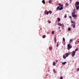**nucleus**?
Segmentation results:
<instances>
[{
    "instance_id": "obj_25",
    "label": "nucleus",
    "mask_w": 79,
    "mask_h": 79,
    "mask_svg": "<svg viewBox=\"0 0 79 79\" xmlns=\"http://www.w3.org/2000/svg\"><path fill=\"white\" fill-rule=\"evenodd\" d=\"M55 64H56V63H55V62H54L53 63V66H55Z\"/></svg>"
},
{
    "instance_id": "obj_32",
    "label": "nucleus",
    "mask_w": 79,
    "mask_h": 79,
    "mask_svg": "<svg viewBox=\"0 0 79 79\" xmlns=\"http://www.w3.org/2000/svg\"><path fill=\"white\" fill-rule=\"evenodd\" d=\"M52 34H54V31H52Z\"/></svg>"
},
{
    "instance_id": "obj_35",
    "label": "nucleus",
    "mask_w": 79,
    "mask_h": 79,
    "mask_svg": "<svg viewBox=\"0 0 79 79\" xmlns=\"http://www.w3.org/2000/svg\"><path fill=\"white\" fill-rule=\"evenodd\" d=\"M73 40H72V39H71L70 40V42H72Z\"/></svg>"
},
{
    "instance_id": "obj_13",
    "label": "nucleus",
    "mask_w": 79,
    "mask_h": 79,
    "mask_svg": "<svg viewBox=\"0 0 79 79\" xmlns=\"http://www.w3.org/2000/svg\"><path fill=\"white\" fill-rule=\"evenodd\" d=\"M71 30V28L70 27H69L68 28V31H70Z\"/></svg>"
},
{
    "instance_id": "obj_19",
    "label": "nucleus",
    "mask_w": 79,
    "mask_h": 79,
    "mask_svg": "<svg viewBox=\"0 0 79 79\" xmlns=\"http://www.w3.org/2000/svg\"><path fill=\"white\" fill-rule=\"evenodd\" d=\"M63 7H61L60 8H59V10L60 11V10H63Z\"/></svg>"
},
{
    "instance_id": "obj_28",
    "label": "nucleus",
    "mask_w": 79,
    "mask_h": 79,
    "mask_svg": "<svg viewBox=\"0 0 79 79\" xmlns=\"http://www.w3.org/2000/svg\"><path fill=\"white\" fill-rule=\"evenodd\" d=\"M63 41H65V39H64V38H63Z\"/></svg>"
},
{
    "instance_id": "obj_26",
    "label": "nucleus",
    "mask_w": 79,
    "mask_h": 79,
    "mask_svg": "<svg viewBox=\"0 0 79 79\" xmlns=\"http://www.w3.org/2000/svg\"><path fill=\"white\" fill-rule=\"evenodd\" d=\"M53 72L55 73H56V70H55V69H53Z\"/></svg>"
},
{
    "instance_id": "obj_17",
    "label": "nucleus",
    "mask_w": 79,
    "mask_h": 79,
    "mask_svg": "<svg viewBox=\"0 0 79 79\" xmlns=\"http://www.w3.org/2000/svg\"><path fill=\"white\" fill-rule=\"evenodd\" d=\"M58 9H60V6H58L56 8V10H58Z\"/></svg>"
},
{
    "instance_id": "obj_31",
    "label": "nucleus",
    "mask_w": 79,
    "mask_h": 79,
    "mask_svg": "<svg viewBox=\"0 0 79 79\" xmlns=\"http://www.w3.org/2000/svg\"><path fill=\"white\" fill-rule=\"evenodd\" d=\"M77 50H78V48H77L75 49V51L76 52V51H77Z\"/></svg>"
},
{
    "instance_id": "obj_20",
    "label": "nucleus",
    "mask_w": 79,
    "mask_h": 79,
    "mask_svg": "<svg viewBox=\"0 0 79 79\" xmlns=\"http://www.w3.org/2000/svg\"><path fill=\"white\" fill-rule=\"evenodd\" d=\"M57 19H58V22L60 21V20H61V19H60V18H58Z\"/></svg>"
},
{
    "instance_id": "obj_21",
    "label": "nucleus",
    "mask_w": 79,
    "mask_h": 79,
    "mask_svg": "<svg viewBox=\"0 0 79 79\" xmlns=\"http://www.w3.org/2000/svg\"><path fill=\"white\" fill-rule=\"evenodd\" d=\"M66 62H64L62 63V64H66Z\"/></svg>"
},
{
    "instance_id": "obj_24",
    "label": "nucleus",
    "mask_w": 79,
    "mask_h": 79,
    "mask_svg": "<svg viewBox=\"0 0 79 79\" xmlns=\"http://www.w3.org/2000/svg\"><path fill=\"white\" fill-rule=\"evenodd\" d=\"M67 17V15L66 14H65V15L64 16V18H66Z\"/></svg>"
},
{
    "instance_id": "obj_42",
    "label": "nucleus",
    "mask_w": 79,
    "mask_h": 79,
    "mask_svg": "<svg viewBox=\"0 0 79 79\" xmlns=\"http://www.w3.org/2000/svg\"><path fill=\"white\" fill-rule=\"evenodd\" d=\"M58 29H60V27H59Z\"/></svg>"
},
{
    "instance_id": "obj_23",
    "label": "nucleus",
    "mask_w": 79,
    "mask_h": 79,
    "mask_svg": "<svg viewBox=\"0 0 79 79\" xmlns=\"http://www.w3.org/2000/svg\"><path fill=\"white\" fill-rule=\"evenodd\" d=\"M48 2H49V3H52V1L51 0H50Z\"/></svg>"
},
{
    "instance_id": "obj_6",
    "label": "nucleus",
    "mask_w": 79,
    "mask_h": 79,
    "mask_svg": "<svg viewBox=\"0 0 79 79\" xmlns=\"http://www.w3.org/2000/svg\"><path fill=\"white\" fill-rule=\"evenodd\" d=\"M79 5V2H76V3H75V5Z\"/></svg>"
},
{
    "instance_id": "obj_29",
    "label": "nucleus",
    "mask_w": 79,
    "mask_h": 79,
    "mask_svg": "<svg viewBox=\"0 0 79 79\" xmlns=\"http://www.w3.org/2000/svg\"><path fill=\"white\" fill-rule=\"evenodd\" d=\"M60 79H63V77H60Z\"/></svg>"
},
{
    "instance_id": "obj_14",
    "label": "nucleus",
    "mask_w": 79,
    "mask_h": 79,
    "mask_svg": "<svg viewBox=\"0 0 79 79\" xmlns=\"http://www.w3.org/2000/svg\"><path fill=\"white\" fill-rule=\"evenodd\" d=\"M75 6L76 7V9L78 10H79V8L77 6V5H75Z\"/></svg>"
},
{
    "instance_id": "obj_12",
    "label": "nucleus",
    "mask_w": 79,
    "mask_h": 79,
    "mask_svg": "<svg viewBox=\"0 0 79 79\" xmlns=\"http://www.w3.org/2000/svg\"><path fill=\"white\" fill-rule=\"evenodd\" d=\"M54 42H55V43H56V37L54 38Z\"/></svg>"
},
{
    "instance_id": "obj_22",
    "label": "nucleus",
    "mask_w": 79,
    "mask_h": 79,
    "mask_svg": "<svg viewBox=\"0 0 79 79\" xmlns=\"http://www.w3.org/2000/svg\"><path fill=\"white\" fill-rule=\"evenodd\" d=\"M68 5H69V4L68 3H66V4H65V6H68Z\"/></svg>"
},
{
    "instance_id": "obj_33",
    "label": "nucleus",
    "mask_w": 79,
    "mask_h": 79,
    "mask_svg": "<svg viewBox=\"0 0 79 79\" xmlns=\"http://www.w3.org/2000/svg\"><path fill=\"white\" fill-rule=\"evenodd\" d=\"M63 6V4H62L61 6V7H62Z\"/></svg>"
},
{
    "instance_id": "obj_7",
    "label": "nucleus",
    "mask_w": 79,
    "mask_h": 79,
    "mask_svg": "<svg viewBox=\"0 0 79 79\" xmlns=\"http://www.w3.org/2000/svg\"><path fill=\"white\" fill-rule=\"evenodd\" d=\"M72 26H73V28H74V27H76V24H75V23L74 24H72Z\"/></svg>"
},
{
    "instance_id": "obj_37",
    "label": "nucleus",
    "mask_w": 79,
    "mask_h": 79,
    "mask_svg": "<svg viewBox=\"0 0 79 79\" xmlns=\"http://www.w3.org/2000/svg\"><path fill=\"white\" fill-rule=\"evenodd\" d=\"M69 18H70V19H71L72 17H71V16H69Z\"/></svg>"
},
{
    "instance_id": "obj_41",
    "label": "nucleus",
    "mask_w": 79,
    "mask_h": 79,
    "mask_svg": "<svg viewBox=\"0 0 79 79\" xmlns=\"http://www.w3.org/2000/svg\"><path fill=\"white\" fill-rule=\"evenodd\" d=\"M59 44V41H58L57 43V44Z\"/></svg>"
},
{
    "instance_id": "obj_44",
    "label": "nucleus",
    "mask_w": 79,
    "mask_h": 79,
    "mask_svg": "<svg viewBox=\"0 0 79 79\" xmlns=\"http://www.w3.org/2000/svg\"><path fill=\"white\" fill-rule=\"evenodd\" d=\"M78 7L79 8V5L78 6Z\"/></svg>"
},
{
    "instance_id": "obj_15",
    "label": "nucleus",
    "mask_w": 79,
    "mask_h": 79,
    "mask_svg": "<svg viewBox=\"0 0 79 79\" xmlns=\"http://www.w3.org/2000/svg\"><path fill=\"white\" fill-rule=\"evenodd\" d=\"M63 58L64 59H65L66 58V56H65V55L64 54L63 56Z\"/></svg>"
},
{
    "instance_id": "obj_2",
    "label": "nucleus",
    "mask_w": 79,
    "mask_h": 79,
    "mask_svg": "<svg viewBox=\"0 0 79 79\" xmlns=\"http://www.w3.org/2000/svg\"><path fill=\"white\" fill-rule=\"evenodd\" d=\"M72 15L73 18H77V15H75V13H74V12H72Z\"/></svg>"
},
{
    "instance_id": "obj_5",
    "label": "nucleus",
    "mask_w": 79,
    "mask_h": 79,
    "mask_svg": "<svg viewBox=\"0 0 79 79\" xmlns=\"http://www.w3.org/2000/svg\"><path fill=\"white\" fill-rule=\"evenodd\" d=\"M44 13L45 14H46V15H48V11H47L46 10L44 12Z\"/></svg>"
},
{
    "instance_id": "obj_34",
    "label": "nucleus",
    "mask_w": 79,
    "mask_h": 79,
    "mask_svg": "<svg viewBox=\"0 0 79 79\" xmlns=\"http://www.w3.org/2000/svg\"><path fill=\"white\" fill-rule=\"evenodd\" d=\"M63 44H65V41H64V42H63Z\"/></svg>"
},
{
    "instance_id": "obj_45",
    "label": "nucleus",
    "mask_w": 79,
    "mask_h": 79,
    "mask_svg": "<svg viewBox=\"0 0 79 79\" xmlns=\"http://www.w3.org/2000/svg\"><path fill=\"white\" fill-rule=\"evenodd\" d=\"M71 0H70V2H71Z\"/></svg>"
},
{
    "instance_id": "obj_38",
    "label": "nucleus",
    "mask_w": 79,
    "mask_h": 79,
    "mask_svg": "<svg viewBox=\"0 0 79 79\" xmlns=\"http://www.w3.org/2000/svg\"><path fill=\"white\" fill-rule=\"evenodd\" d=\"M56 47H58V44H57V45H56Z\"/></svg>"
},
{
    "instance_id": "obj_9",
    "label": "nucleus",
    "mask_w": 79,
    "mask_h": 79,
    "mask_svg": "<svg viewBox=\"0 0 79 79\" xmlns=\"http://www.w3.org/2000/svg\"><path fill=\"white\" fill-rule=\"evenodd\" d=\"M42 2L44 3V5H45V1L44 0H43L42 1Z\"/></svg>"
},
{
    "instance_id": "obj_3",
    "label": "nucleus",
    "mask_w": 79,
    "mask_h": 79,
    "mask_svg": "<svg viewBox=\"0 0 79 79\" xmlns=\"http://www.w3.org/2000/svg\"><path fill=\"white\" fill-rule=\"evenodd\" d=\"M72 48V46L71 45L69 44H68V50H69L70 48Z\"/></svg>"
},
{
    "instance_id": "obj_36",
    "label": "nucleus",
    "mask_w": 79,
    "mask_h": 79,
    "mask_svg": "<svg viewBox=\"0 0 79 79\" xmlns=\"http://www.w3.org/2000/svg\"><path fill=\"white\" fill-rule=\"evenodd\" d=\"M58 5L59 6H61V3H60L58 4Z\"/></svg>"
},
{
    "instance_id": "obj_16",
    "label": "nucleus",
    "mask_w": 79,
    "mask_h": 79,
    "mask_svg": "<svg viewBox=\"0 0 79 79\" xmlns=\"http://www.w3.org/2000/svg\"><path fill=\"white\" fill-rule=\"evenodd\" d=\"M76 9H74L73 10V13H76Z\"/></svg>"
},
{
    "instance_id": "obj_1",
    "label": "nucleus",
    "mask_w": 79,
    "mask_h": 79,
    "mask_svg": "<svg viewBox=\"0 0 79 79\" xmlns=\"http://www.w3.org/2000/svg\"><path fill=\"white\" fill-rule=\"evenodd\" d=\"M57 25H58V26H62V27H64V25L63 23L61 24V23H60V22H59V23L57 24Z\"/></svg>"
},
{
    "instance_id": "obj_8",
    "label": "nucleus",
    "mask_w": 79,
    "mask_h": 79,
    "mask_svg": "<svg viewBox=\"0 0 79 79\" xmlns=\"http://www.w3.org/2000/svg\"><path fill=\"white\" fill-rule=\"evenodd\" d=\"M65 56L66 57H68V56H69V54L68 53H65Z\"/></svg>"
},
{
    "instance_id": "obj_40",
    "label": "nucleus",
    "mask_w": 79,
    "mask_h": 79,
    "mask_svg": "<svg viewBox=\"0 0 79 79\" xmlns=\"http://www.w3.org/2000/svg\"><path fill=\"white\" fill-rule=\"evenodd\" d=\"M77 42L78 43H79V40H78L77 41Z\"/></svg>"
},
{
    "instance_id": "obj_11",
    "label": "nucleus",
    "mask_w": 79,
    "mask_h": 79,
    "mask_svg": "<svg viewBox=\"0 0 79 79\" xmlns=\"http://www.w3.org/2000/svg\"><path fill=\"white\" fill-rule=\"evenodd\" d=\"M71 23L72 24H75V22H74V21H71Z\"/></svg>"
},
{
    "instance_id": "obj_4",
    "label": "nucleus",
    "mask_w": 79,
    "mask_h": 79,
    "mask_svg": "<svg viewBox=\"0 0 79 79\" xmlns=\"http://www.w3.org/2000/svg\"><path fill=\"white\" fill-rule=\"evenodd\" d=\"M76 53V52L75 51H73L72 52V57H74V56L75 55V54Z\"/></svg>"
},
{
    "instance_id": "obj_39",
    "label": "nucleus",
    "mask_w": 79,
    "mask_h": 79,
    "mask_svg": "<svg viewBox=\"0 0 79 79\" xmlns=\"http://www.w3.org/2000/svg\"><path fill=\"white\" fill-rule=\"evenodd\" d=\"M77 70L79 71V68H78L77 69Z\"/></svg>"
},
{
    "instance_id": "obj_43",
    "label": "nucleus",
    "mask_w": 79,
    "mask_h": 79,
    "mask_svg": "<svg viewBox=\"0 0 79 79\" xmlns=\"http://www.w3.org/2000/svg\"><path fill=\"white\" fill-rule=\"evenodd\" d=\"M56 62H58V60H56Z\"/></svg>"
},
{
    "instance_id": "obj_27",
    "label": "nucleus",
    "mask_w": 79,
    "mask_h": 79,
    "mask_svg": "<svg viewBox=\"0 0 79 79\" xmlns=\"http://www.w3.org/2000/svg\"><path fill=\"white\" fill-rule=\"evenodd\" d=\"M45 37H46L45 35H44L42 37H43V38H44Z\"/></svg>"
},
{
    "instance_id": "obj_18",
    "label": "nucleus",
    "mask_w": 79,
    "mask_h": 79,
    "mask_svg": "<svg viewBox=\"0 0 79 79\" xmlns=\"http://www.w3.org/2000/svg\"><path fill=\"white\" fill-rule=\"evenodd\" d=\"M48 12L50 14H52V12L51 10H49Z\"/></svg>"
},
{
    "instance_id": "obj_30",
    "label": "nucleus",
    "mask_w": 79,
    "mask_h": 79,
    "mask_svg": "<svg viewBox=\"0 0 79 79\" xmlns=\"http://www.w3.org/2000/svg\"><path fill=\"white\" fill-rule=\"evenodd\" d=\"M48 21V22L49 23H51V21H49V20Z\"/></svg>"
},
{
    "instance_id": "obj_10",
    "label": "nucleus",
    "mask_w": 79,
    "mask_h": 79,
    "mask_svg": "<svg viewBox=\"0 0 79 79\" xmlns=\"http://www.w3.org/2000/svg\"><path fill=\"white\" fill-rule=\"evenodd\" d=\"M49 50H52V47L51 46V47H49Z\"/></svg>"
}]
</instances>
